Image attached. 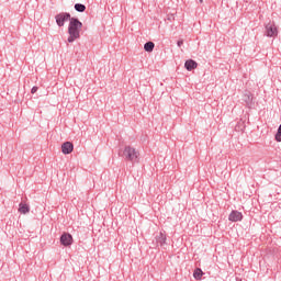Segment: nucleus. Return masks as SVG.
I'll list each match as a JSON object with an SVG mask.
<instances>
[{"label": "nucleus", "mask_w": 281, "mask_h": 281, "mask_svg": "<svg viewBox=\"0 0 281 281\" xmlns=\"http://www.w3.org/2000/svg\"><path fill=\"white\" fill-rule=\"evenodd\" d=\"M82 30V22L78 20V18L70 19L69 25H68V43H74L75 41H78L80 38V32Z\"/></svg>", "instance_id": "nucleus-1"}, {"label": "nucleus", "mask_w": 281, "mask_h": 281, "mask_svg": "<svg viewBox=\"0 0 281 281\" xmlns=\"http://www.w3.org/2000/svg\"><path fill=\"white\" fill-rule=\"evenodd\" d=\"M200 3H203V0H200Z\"/></svg>", "instance_id": "nucleus-18"}, {"label": "nucleus", "mask_w": 281, "mask_h": 281, "mask_svg": "<svg viewBox=\"0 0 281 281\" xmlns=\"http://www.w3.org/2000/svg\"><path fill=\"white\" fill-rule=\"evenodd\" d=\"M71 19H74L71 18V13L67 12H60L57 15H55V21L58 27H64L67 21H69V23L71 22Z\"/></svg>", "instance_id": "nucleus-3"}, {"label": "nucleus", "mask_w": 281, "mask_h": 281, "mask_svg": "<svg viewBox=\"0 0 281 281\" xmlns=\"http://www.w3.org/2000/svg\"><path fill=\"white\" fill-rule=\"evenodd\" d=\"M243 100L244 102H246L247 106H249V104H251L254 100V95L251 94V92L245 93Z\"/></svg>", "instance_id": "nucleus-11"}, {"label": "nucleus", "mask_w": 281, "mask_h": 281, "mask_svg": "<svg viewBox=\"0 0 281 281\" xmlns=\"http://www.w3.org/2000/svg\"><path fill=\"white\" fill-rule=\"evenodd\" d=\"M145 52H153L155 49V43L153 42H146L144 45Z\"/></svg>", "instance_id": "nucleus-13"}, {"label": "nucleus", "mask_w": 281, "mask_h": 281, "mask_svg": "<svg viewBox=\"0 0 281 281\" xmlns=\"http://www.w3.org/2000/svg\"><path fill=\"white\" fill-rule=\"evenodd\" d=\"M36 91H38V87L34 86V87L31 89V93H36Z\"/></svg>", "instance_id": "nucleus-16"}, {"label": "nucleus", "mask_w": 281, "mask_h": 281, "mask_svg": "<svg viewBox=\"0 0 281 281\" xmlns=\"http://www.w3.org/2000/svg\"><path fill=\"white\" fill-rule=\"evenodd\" d=\"M274 139L276 142H281V124L279 125Z\"/></svg>", "instance_id": "nucleus-15"}, {"label": "nucleus", "mask_w": 281, "mask_h": 281, "mask_svg": "<svg viewBox=\"0 0 281 281\" xmlns=\"http://www.w3.org/2000/svg\"><path fill=\"white\" fill-rule=\"evenodd\" d=\"M155 241H156V245L158 247H162L164 249L166 247H168V241H167L166 233H164V232H160L159 235H156Z\"/></svg>", "instance_id": "nucleus-5"}, {"label": "nucleus", "mask_w": 281, "mask_h": 281, "mask_svg": "<svg viewBox=\"0 0 281 281\" xmlns=\"http://www.w3.org/2000/svg\"><path fill=\"white\" fill-rule=\"evenodd\" d=\"M19 212H20V214H29V212H30V205L24 204V203H20V205H19Z\"/></svg>", "instance_id": "nucleus-10"}, {"label": "nucleus", "mask_w": 281, "mask_h": 281, "mask_svg": "<svg viewBox=\"0 0 281 281\" xmlns=\"http://www.w3.org/2000/svg\"><path fill=\"white\" fill-rule=\"evenodd\" d=\"M228 221L232 223H238V221H243V213L238 211H232L228 216Z\"/></svg>", "instance_id": "nucleus-8"}, {"label": "nucleus", "mask_w": 281, "mask_h": 281, "mask_svg": "<svg viewBox=\"0 0 281 281\" xmlns=\"http://www.w3.org/2000/svg\"><path fill=\"white\" fill-rule=\"evenodd\" d=\"M184 67L187 71H192V69H196V67H199V64H196L194 59H189L184 63Z\"/></svg>", "instance_id": "nucleus-9"}, {"label": "nucleus", "mask_w": 281, "mask_h": 281, "mask_svg": "<svg viewBox=\"0 0 281 281\" xmlns=\"http://www.w3.org/2000/svg\"><path fill=\"white\" fill-rule=\"evenodd\" d=\"M60 243H61V245H64V247H69V245H71V243H74V237L69 233H64L60 236Z\"/></svg>", "instance_id": "nucleus-6"}, {"label": "nucleus", "mask_w": 281, "mask_h": 281, "mask_svg": "<svg viewBox=\"0 0 281 281\" xmlns=\"http://www.w3.org/2000/svg\"><path fill=\"white\" fill-rule=\"evenodd\" d=\"M61 153L64 155H71V153H74V143L71 142H65L61 145Z\"/></svg>", "instance_id": "nucleus-7"}, {"label": "nucleus", "mask_w": 281, "mask_h": 281, "mask_svg": "<svg viewBox=\"0 0 281 281\" xmlns=\"http://www.w3.org/2000/svg\"><path fill=\"white\" fill-rule=\"evenodd\" d=\"M123 158L126 161H132V164H137L139 161V151L131 146H126L123 150Z\"/></svg>", "instance_id": "nucleus-2"}, {"label": "nucleus", "mask_w": 281, "mask_h": 281, "mask_svg": "<svg viewBox=\"0 0 281 281\" xmlns=\"http://www.w3.org/2000/svg\"><path fill=\"white\" fill-rule=\"evenodd\" d=\"M193 278L195 280H201V278H203V270H201V268H196L193 272Z\"/></svg>", "instance_id": "nucleus-12"}, {"label": "nucleus", "mask_w": 281, "mask_h": 281, "mask_svg": "<svg viewBox=\"0 0 281 281\" xmlns=\"http://www.w3.org/2000/svg\"><path fill=\"white\" fill-rule=\"evenodd\" d=\"M266 36H268V38L278 36V26H276L273 23H268L266 25Z\"/></svg>", "instance_id": "nucleus-4"}, {"label": "nucleus", "mask_w": 281, "mask_h": 281, "mask_svg": "<svg viewBox=\"0 0 281 281\" xmlns=\"http://www.w3.org/2000/svg\"><path fill=\"white\" fill-rule=\"evenodd\" d=\"M177 45H178V47H181V45H183V40L178 41Z\"/></svg>", "instance_id": "nucleus-17"}, {"label": "nucleus", "mask_w": 281, "mask_h": 281, "mask_svg": "<svg viewBox=\"0 0 281 281\" xmlns=\"http://www.w3.org/2000/svg\"><path fill=\"white\" fill-rule=\"evenodd\" d=\"M75 10H76V12H85V10H87V7L82 3H76Z\"/></svg>", "instance_id": "nucleus-14"}]
</instances>
